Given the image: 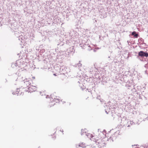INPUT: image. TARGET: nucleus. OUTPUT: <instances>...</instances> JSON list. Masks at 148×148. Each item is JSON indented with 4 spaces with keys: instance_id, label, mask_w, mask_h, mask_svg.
<instances>
[{
    "instance_id": "obj_1",
    "label": "nucleus",
    "mask_w": 148,
    "mask_h": 148,
    "mask_svg": "<svg viewBox=\"0 0 148 148\" xmlns=\"http://www.w3.org/2000/svg\"><path fill=\"white\" fill-rule=\"evenodd\" d=\"M86 129H84V130H82L81 132V135H82L85 134L87 136V137L89 138H90V139L91 140H93V141L95 142L96 143H98V144H99V142H98V138H95L94 137H95L93 136L92 134L90 133H88L86 132Z\"/></svg>"
},
{
    "instance_id": "obj_2",
    "label": "nucleus",
    "mask_w": 148,
    "mask_h": 148,
    "mask_svg": "<svg viewBox=\"0 0 148 148\" xmlns=\"http://www.w3.org/2000/svg\"><path fill=\"white\" fill-rule=\"evenodd\" d=\"M31 81L29 79H26L23 81H22V84L23 85L22 87L23 88H26L27 87H29L28 88L29 90H30L32 88L31 86L29 87L31 83L30 81Z\"/></svg>"
},
{
    "instance_id": "obj_3",
    "label": "nucleus",
    "mask_w": 148,
    "mask_h": 148,
    "mask_svg": "<svg viewBox=\"0 0 148 148\" xmlns=\"http://www.w3.org/2000/svg\"><path fill=\"white\" fill-rule=\"evenodd\" d=\"M80 47H82L83 49H86L88 50H90L92 49H91L90 45H89L88 44L87 42H85L83 40L82 42V43L79 45Z\"/></svg>"
},
{
    "instance_id": "obj_4",
    "label": "nucleus",
    "mask_w": 148,
    "mask_h": 148,
    "mask_svg": "<svg viewBox=\"0 0 148 148\" xmlns=\"http://www.w3.org/2000/svg\"><path fill=\"white\" fill-rule=\"evenodd\" d=\"M60 72L61 73L64 75L67 73L69 72V68L64 66H61L60 68Z\"/></svg>"
},
{
    "instance_id": "obj_5",
    "label": "nucleus",
    "mask_w": 148,
    "mask_h": 148,
    "mask_svg": "<svg viewBox=\"0 0 148 148\" xmlns=\"http://www.w3.org/2000/svg\"><path fill=\"white\" fill-rule=\"evenodd\" d=\"M124 121V122H123L124 123V125L127 126V127L130 126V124L131 125H133V124L134 123L132 121L126 120L125 118H123L122 119V122H123Z\"/></svg>"
},
{
    "instance_id": "obj_6",
    "label": "nucleus",
    "mask_w": 148,
    "mask_h": 148,
    "mask_svg": "<svg viewBox=\"0 0 148 148\" xmlns=\"http://www.w3.org/2000/svg\"><path fill=\"white\" fill-rule=\"evenodd\" d=\"M138 55L141 57L145 56L147 57L148 56V53L144 52L143 51H141L138 53Z\"/></svg>"
},
{
    "instance_id": "obj_7",
    "label": "nucleus",
    "mask_w": 148,
    "mask_h": 148,
    "mask_svg": "<svg viewBox=\"0 0 148 148\" xmlns=\"http://www.w3.org/2000/svg\"><path fill=\"white\" fill-rule=\"evenodd\" d=\"M67 52L69 54H73L75 52V50L73 47H69L67 50Z\"/></svg>"
},
{
    "instance_id": "obj_8",
    "label": "nucleus",
    "mask_w": 148,
    "mask_h": 148,
    "mask_svg": "<svg viewBox=\"0 0 148 148\" xmlns=\"http://www.w3.org/2000/svg\"><path fill=\"white\" fill-rule=\"evenodd\" d=\"M17 91H16V92H13L12 94L14 95H23V93H22V92H21L20 93L19 92L20 91H18V90H19V89H17Z\"/></svg>"
},
{
    "instance_id": "obj_9",
    "label": "nucleus",
    "mask_w": 148,
    "mask_h": 148,
    "mask_svg": "<svg viewBox=\"0 0 148 148\" xmlns=\"http://www.w3.org/2000/svg\"><path fill=\"white\" fill-rule=\"evenodd\" d=\"M19 62V61L18 60L15 63H12L11 64V66L13 68H14L15 67L18 66V65L17 64Z\"/></svg>"
},
{
    "instance_id": "obj_10",
    "label": "nucleus",
    "mask_w": 148,
    "mask_h": 148,
    "mask_svg": "<svg viewBox=\"0 0 148 148\" xmlns=\"http://www.w3.org/2000/svg\"><path fill=\"white\" fill-rule=\"evenodd\" d=\"M76 147L77 148L78 147H81L82 148H84L86 147V145L84 143H79L78 145H76Z\"/></svg>"
},
{
    "instance_id": "obj_11",
    "label": "nucleus",
    "mask_w": 148,
    "mask_h": 148,
    "mask_svg": "<svg viewBox=\"0 0 148 148\" xmlns=\"http://www.w3.org/2000/svg\"><path fill=\"white\" fill-rule=\"evenodd\" d=\"M24 37L22 35L18 37V40L22 43H23L24 42Z\"/></svg>"
},
{
    "instance_id": "obj_12",
    "label": "nucleus",
    "mask_w": 148,
    "mask_h": 148,
    "mask_svg": "<svg viewBox=\"0 0 148 148\" xmlns=\"http://www.w3.org/2000/svg\"><path fill=\"white\" fill-rule=\"evenodd\" d=\"M132 35L134 36L135 38H137L138 36V34L136 33V32L135 31L133 32L132 33Z\"/></svg>"
},
{
    "instance_id": "obj_13",
    "label": "nucleus",
    "mask_w": 148,
    "mask_h": 148,
    "mask_svg": "<svg viewBox=\"0 0 148 148\" xmlns=\"http://www.w3.org/2000/svg\"><path fill=\"white\" fill-rule=\"evenodd\" d=\"M95 69V67H91L90 70V73H92V72L93 71V70Z\"/></svg>"
},
{
    "instance_id": "obj_14",
    "label": "nucleus",
    "mask_w": 148,
    "mask_h": 148,
    "mask_svg": "<svg viewBox=\"0 0 148 148\" xmlns=\"http://www.w3.org/2000/svg\"><path fill=\"white\" fill-rule=\"evenodd\" d=\"M137 145H132V146H133V148H134V147H135V148H137V147H137Z\"/></svg>"
},
{
    "instance_id": "obj_15",
    "label": "nucleus",
    "mask_w": 148,
    "mask_h": 148,
    "mask_svg": "<svg viewBox=\"0 0 148 148\" xmlns=\"http://www.w3.org/2000/svg\"><path fill=\"white\" fill-rule=\"evenodd\" d=\"M78 65V66H81V64L80 63H78L77 64V66H77Z\"/></svg>"
},
{
    "instance_id": "obj_16",
    "label": "nucleus",
    "mask_w": 148,
    "mask_h": 148,
    "mask_svg": "<svg viewBox=\"0 0 148 148\" xmlns=\"http://www.w3.org/2000/svg\"><path fill=\"white\" fill-rule=\"evenodd\" d=\"M135 89L134 88H133V89H132V90L133 92H134L135 91Z\"/></svg>"
},
{
    "instance_id": "obj_17",
    "label": "nucleus",
    "mask_w": 148,
    "mask_h": 148,
    "mask_svg": "<svg viewBox=\"0 0 148 148\" xmlns=\"http://www.w3.org/2000/svg\"><path fill=\"white\" fill-rule=\"evenodd\" d=\"M105 112H106L107 114H108V112H109V111H107L106 110H105Z\"/></svg>"
},
{
    "instance_id": "obj_18",
    "label": "nucleus",
    "mask_w": 148,
    "mask_h": 148,
    "mask_svg": "<svg viewBox=\"0 0 148 148\" xmlns=\"http://www.w3.org/2000/svg\"><path fill=\"white\" fill-rule=\"evenodd\" d=\"M139 98L140 99H142V98L141 96H140V95H139Z\"/></svg>"
},
{
    "instance_id": "obj_19",
    "label": "nucleus",
    "mask_w": 148,
    "mask_h": 148,
    "mask_svg": "<svg viewBox=\"0 0 148 148\" xmlns=\"http://www.w3.org/2000/svg\"><path fill=\"white\" fill-rule=\"evenodd\" d=\"M52 99V101H53L54 99H53V98H51L50 99V100H51V101Z\"/></svg>"
},
{
    "instance_id": "obj_20",
    "label": "nucleus",
    "mask_w": 148,
    "mask_h": 148,
    "mask_svg": "<svg viewBox=\"0 0 148 148\" xmlns=\"http://www.w3.org/2000/svg\"><path fill=\"white\" fill-rule=\"evenodd\" d=\"M62 132H63V130H60Z\"/></svg>"
},
{
    "instance_id": "obj_21",
    "label": "nucleus",
    "mask_w": 148,
    "mask_h": 148,
    "mask_svg": "<svg viewBox=\"0 0 148 148\" xmlns=\"http://www.w3.org/2000/svg\"><path fill=\"white\" fill-rule=\"evenodd\" d=\"M147 119V120H148V118H147L146 119Z\"/></svg>"
},
{
    "instance_id": "obj_22",
    "label": "nucleus",
    "mask_w": 148,
    "mask_h": 148,
    "mask_svg": "<svg viewBox=\"0 0 148 148\" xmlns=\"http://www.w3.org/2000/svg\"><path fill=\"white\" fill-rule=\"evenodd\" d=\"M32 78H33V79H35V77H32Z\"/></svg>"
},
{
    "instance_id": "obj_23",
    "label": "nucleus",
    "mask_w": 148,
    "mask_h": 148,
    "mask_svg": "<svg viewBox=\"0 0 148 148\" xmlns=\"http://www.w3.org/2000/svg\"><path fill=\"white\" fill-rule=\"evenodd\" d=\"M47 96H46V98H47Z\"/></svg>"
},
{
    "instance_id": "obj_24",
    "label": "nucleus",
    "mask_w": 148,
    "mask_h": 148,
    "mask_svg": "<svg viewBox=\"0 0 148 148\" xmlns=\"http://www.w3.org/2000/svg\"><path fill=\"white\" fill-rule=\"evenodd\" d=\"M134 148H140V147H137V148L134 147Z\"/></svg>"
},
{
    "instance_id": "obj_25",
    "label": "nucleus",
    "mask_w": 148,
    "mask_h": 148,
    "mask_svg": "<svg viewBox=\"0 0 148 148\" xmlns=\"http://www.w3.org/2000/svg\"><path fill=\"white\" fill-rule=\"evenodd\" d=\"M140 147H143V146H140Z\"/></svg>"
},
{
    "instance_id": "obj_26",
    "label": "nucleus",
    "mask_w": 148,
    "mask_h": 148,
    "mask_svg": "<svg viewBox=\"0 0 148 148\" xmlns=\"http://www.w3.org/2000/svg\"><path fill=\"white\" fill-rule=\"evenodd\" d=\"M127 42L128 43V44L129 43L128 41H127Z\"/></svg>"
},
{
    "instance_id": "obj_27",
    "label": "nucleus",
    "mask_w": 148,
    "mask_h": 148,
    "mask_svg": "<svg viewBox=\"0 0 148 148\" xmlns=\"http://www.w3.org/2000/svg\"><path fill=\"white\" fill-rule=\"evenodd\" d=\"M94 51H95V49L94 50Z\"/></svg>"
},
{
    "instance_id": "obj_28",
    "label": "nucleus",
    "mask_w": 148,
    "mask_h": 148,
    "mask_svg": "<svg viewBox=\"0 0 148 148\" xmlns=\"http://www.w3.org/2000/svg\"><path fill=\"white\" fill-rule=\"evenodd\" d=\"M38 148H40V147H38Z\"/></svg>"
},
{
    "instance_id": "obj_29",
    "label": "nucleus",
    "mask_w": 148,
    "mask_h": 148,
    "mask_svg": "<svg viewBox=\"0 0 148 148\" xmlns=\"http://www.w3.org/2000/svg\"><path fill=\"white\" fill-rule=\"evenodd\" d=\"M34 88H36V87H34ZM36 88H35L34 89H35Z\"/></svg>"
}]
</instances>
